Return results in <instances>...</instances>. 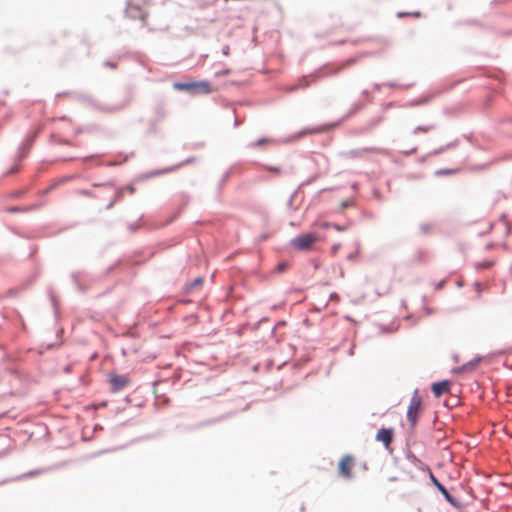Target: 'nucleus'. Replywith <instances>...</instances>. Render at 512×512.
<instances>
[{"label": "nucleus", "instance_id": "obj_1", "mask_svg": "<svg viewBox=\"0 0 512 512\" xmlns=\"http://www.w3.org/2000/svg\"><path fill=\"white\" fill-rule=\"evenodd\" d=\"M318 239L317 234L307 233L294 238L291 243L299 251H308L312 249Z\"/></svg>", "mask_w": 512, "mask_h": 512}, {"label": "nucleus", "instance_id": "obj_2", "mask_svg": "<svg viewBox=\"0 0 512 512\" xmlns=\"http://www.w3.org/2000/svg\"><path fill=\"white\" fill-rule=\"evenodd\" d=\"M422 405L421 397L417 392L412 396L408 409H407V418L410 421L411 425L414 426L418 419V414L420 412Z\"/></svg>", "mask_w": 512, "mask_h": 512}, {"label": "nucleus", "instance_id": "obj_3", "mask_svg": "<svg viewBox=\"0 0 512 512\" xmlns=\"http://www.w3.org/2000/svg\"><path fill=\"white\" fill-rule=\"evenodd\" d=\"M354 458L351 455L343 456L338 464L339 473L342 477L350 479L354 468Z\"/></svg>", "mask_w": 512, "mask_h": 512}, {"label": "nucleus", "instance_id": "obj_4", "mask_svg": "<svg viewBox=\"0 0 512 512\" xmlns=\"http://www.w3.org/2000/svg\"><path fill=\"white\" fill-rule=\"evenodd\" d=\"M376 440L382 442L386 448H389L393 440V429L381 428L376 434Z\"/></svg>", "mask_w": 512, "mask_h": 512}, {"label": "nucleus", "instance_id": "obj_5", "mask_svg": "<svg viewBox=\"0 0 512 512\" xmlns=\"http://www.w3.org/2000/svg\"><path fill=\"white\" fill-rule=\"evenodd\" d=\"M450 390V382L448 380H443L441 382L434 383L432 385V391L435 397L439 398L444 393L449 392Z\"/></svg>", "mask_w": 512, "mask_h": 512}, {"label": "nucleus", "instance_id": "obj_6", "mask_svg": "<svg viewBox=\"0 0 512 512\" xmlns=\"http://www.w3.org/2000/svg\"><path fill=\"white\" fill-rule=\"evenodd\" d=\"M193 94H210L213 89L208 81L193 82Z\"/></svg>", "mask_w": 512, "mask_h": 512}, {"label": "nucleus", "instance_id": "obj_7", "mask_svg": "<svg viewBox=\"0 0 512 512\" xmlns=\"http://www.w3.org/2000/svg\"><path fill=\"white\" fill-rule=\"evenodd\" d=\"M430 477H431L432 483L442 493V495L445 497V499L452 505L456 506V500L450 495L448 490L436 479V477L433 474H431Z\"/></svg>", "mask_w": 512, "mask_h": 512}, {"label": "nucleus", "instance_id": "obj_8", "mask_svg": "<svg viewBox=\"0 0 512 512\" xmlns=\"http://www.w3.org/2000/svg\"><path fill=\"white\" fill-rule=\"evenodd\" d=\"M128 382V378L123 375H112L110 377V383L115 390L124 388Z\"/></svg>", "mask_w": 512, "mask_h": 512}, {"label": "nucleus", "instance_id": "obj_9", "mask_svg": "<svg viewBox=\"0 0 512 512\" xmlns=\"http://www.w3.org/2000/svg\"><path fill=\"white\" fill-rule=\"evenodd\" d=\"M173 87L175 90H180V91H189L191 93H193V82H189V83H180V82H176L173 84Z\"/></svg>", "mask_w": 512, "mask_h": 512}, {"label": "nucleus", "instance_id": "obj_10", "mask_svg": "<svg viewBox=\"0 0 512 512\" xmlns=\"http://www.w3.org/2000/svg\"><path fill=\"white\" fill-rule=\"evenodd\" d=\"M406 16H412V17H415V18H419V17H421V12H419V11H415V12H399L397 14V17H399V18L406 17Z\"/></svg>", "mask_w": 512, "mask_h": 512}, {"label": "nucleus", "instance_id": "obj_11", "mask_svg": "<svg viewBox=\"0 0 512 512\" xmlns=\"http://www.w3.org/2000/svg\"><path fill=\"white\" fill-rule=\"evenodd\" d=\"M432 128H433L432 126H425V127L419 126V127L415 128L414 133L415 134H417L418 132L427 133Z\"/></svg>", "mask_w": 512, "mask_h": 512}, {"label": "nucleus", "instance_id": "obj_12", "mask_svg": "<svg viewBox=\"0 0 512 512\" xmlns=\"http://www.w3.org/2000/svg\"><path fill=\"white\" fill-rule=\"evenodd\" d=\"M135 10V8L133 6H129L128 9H127V12L130 16H134L133 15V11Z\"/></svg>", "mask_w": 512, "mask_h": 512}, {"label": "nucleus", "instance_id": "obj_13", "mask_svg": "<svg viewBox=\"0 0 512 512\" xmlns=\"http://www.w3.org/2000/svg\"><path fill=\"white\" fill-rule=\"evenodd\" d=\"M333 228H334V229H336V230H338V231H343V230H344V228H343L342 226L337 225V224H334V225H333Z\"/></svg>", "mask_w": 512, "mask_h": 512}, {"label": "nucleus", "instance_id": "obj_14", "mask_svg": "<svg viewBox=\"0 0 512 512\" xmlns=\"http://www.w3.org/2000/svg\"><path fill=\"white\" fill-rule=\"evenodd\" d=\"M223 53H224L225 55H229V47H228V46H226V47H224V48H223Z\"/></svg>", "mask_w": 512, "mask_h": 512}, {"label": "nucleus", "instance_id": "obj_15", "mask_svg": "<svg viewBox=\"0 0 512 512\" xmlns=\"http://www.w3.org/2000/svg\"><path fill=\"white\" fill-rule=\"evenodd\" d=\"M339 246H340V245H334V246L332 247V252H333V253H336V251L338 250Z\"/></svg>", "mask_w": 512, "mask_h": 512}, {"label": "nucleus", "instance_id": "obj_16", "mask_svg": "<svg viewBox=\"0 0 512 512\" xmlns=\"http://www.w3.org/2000/svg\"><path fill=\"white\" fill-rule=\"evenodd\" d=\"M146 17H147V15H146V14L141 13L140 18H141V20H142L144 23H145V19H146Z\"/></svg>", "mask_w": 512, "mask_h": 512}, {"label": "nucleus", "instance_id": "obj_17", "mask_svg": "<svg viewBox=\"0 0 512 512\" xmlns=\"http://www.w3.org/2000/svg\"><path fill=\"white\" fill-rule=\"evenodd\" d=\"M322 227L324 228H329V227H333V225L329 224V223H323L322 224Z\"/></svg>", "mask_w": 512, "mask_h": 512}, {"label": "nucleus", "instance_id": "obj_18", "mask_svg": "<svg viewBox=\"0 0 512 512\" xmlns=\"http://www.w3.org/2000/svg\"><path fill=\"white\" fill-rule=\"evenodd\" d=\"M201 283H202V279L201 278H198V279L195 280V284L196 285H199Z\"/></svg>", "mask_w": 512, "mask_h": 512}, {"label": "nucleus", "instance_id": "obj_19", "mask_svg": "<svg viewBox=\"0 0 512 512\" xmlns=\"http://www.w3.org/2000/svg\"><path fill=\"white\" fill-rule=\"evenodd\" d=\"M481 266L484 267V268H488V267L491 266V263H485V264H482Z\"/></svg>", "mask_w": 512, "mask_h": 512}, {"label": "nucleus", "instance_id": "obj_20", "mask_svg": "<svg viewBox=\"0 0 512 512\" xmlns=\"http://www.w3.org/2000/svg\"><path fill=\"white\" fill-rule=\"evenodd\" d=\"M284 267H285V264H280V265H279V268H280L281 270H283V269H284Z\"/></svg>", "mask_w": 512, "mask_h": 512}, {"label": "nucleus", "instance_id": "obj_21", "mask_svg": "<svg viewBox=\"0 0 512 512\" xmlns=\"http://www.w3.org/2000/svg\"><path fill=\"white\" fill-rule=\"evenodd\" d=\"M467 366H468V365H463V368H462V369H463V370H466Z\"/></svg>", "mask_w": 512, "mask_h": 512}]
</instances>
